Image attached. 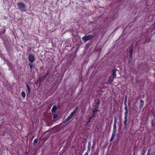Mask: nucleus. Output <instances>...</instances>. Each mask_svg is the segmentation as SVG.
I'll return each instance as SVG.
<instances>
[{
	"label": "nucleus",
	"instance_id": "obj_5",
	"mask_svg": "<svg viewBox=\"0 0 155 155\" xmlns=\"http://www.w3.org/2000/svg\"><path fill=\"white\" fill-rule=\"evenodd\" d=\"M115 78L110 75L107 82V84H111Z\"/></svg>",
	"mask_w": 155,
	"mask_h": 155
},
{
	"label": "nucleus",
	"instance_id": "obj_28",
	"mask_svg": "<svg viewBox=\"0 0 155 155\" xmlns=\"http://www.w3.org/2000/svg\"><path fill=\"white\" fill-rule=\"evenodd\" d=\"M90 152H88L87 151L84 154V155H88V153Z\"/></svg>",
	"mask_w": 155,
	"mask_h": 155
},
{
	"label": "nucleus",
	"instance_id": "obj_27",
	"mask_svg": "<svg viewBox=\"0 0 155 155\" xmlns=\"http://www.w3.org/2000/svg\"><path fill=\"white\" fill-rule=\"evenodd\" d=\"M127 95H126L125 96L124 101H127Z\"/></svg>",
	"mask_w": 155,
	"mask_h": 155
},
{
	"label": "nucleus",
	"instance_id": "obj_14",
	"mask_svg": "<svg viewBox=\"0 0 155 155\" xmlns=\"http://www.w3.org/2000/svg\"><path fill=\"white\" fill-rule=\"evenodd\" d=\"M99 111V110L98 109H95V110H93L92 111V113H93V116L95 117V116L96 115V113L97 111Z\"/></svg>",
	"mask_w": 155,
	"mask_h": 155
},
{
	"label": "nucleus",
	"instance_id": "obj_12",
	"mask_svg": "<svg viewBox=\"0 0 155 155\" xmlns=\"http://www.w3.org/2000/svg\"><path fill=\"white\" fill-rule=\"evenodd\" d=\"M115 135H116V132H113L112 133L111 137V138L110 140V141H111L114 139V137L115 136Z\"/></svg>",
	"mask_w": 155,
	"mask_h": 155
},
{
	"label": "nucleus",
	"instance_id": "obj_4",
	"mask_svg": "<svg viewBox=\"0 0 155 155\" xmlns=\"http://www.w3.org/2000/svg\"><path fill=\"white\" fill-rule=\"evenodd\" d=\"M78 110V107H76L75 109L71 113L69 116L72 118L74 115L77 113Z\"/></svg>",
	"mask_w": 155,
	"mask_h": 155
},
{
	"label": "nucleus",
	"instance_id": "obj_17",
	"mask_svg": "<svg viewBox=\"0 0 155 155\" xmlns=\"http://www.w3.org/2000/svg\"><path fill=\"white\" fill-rule=\"evenodd\" d=\"M127 105L125 106L124 109L125 110V112L124 113V115H127V114L128 113V109L127 108Z\"/></svg>",
	"mask_w": 155,
	"mask_h": 155
},
{
	"label": "nucleus",
	"instance_id": "obj_9",
	"mask_svg": "<svg viewBox=\"0 0 155 155\" xmlns=\"http://www.w3.org/2000/svg\"><path fill=\"white\" fill-rule=\"evenodd\" d=\"M100 102L99 101L96 102V104L94 106L95 109H98L99 107V105L100 104Z\"/></svg>",
	"mask_w": 155,
	"mask_h": 155
},
{
	"label": "nucleus",
	"instance_id": "obj_22",
	"mask_svg": "<svg viewBox=\"0 0 155 155\" xmlns=\"http://www.w3.org/2000/svg\"><path fill=\"white\" fill-rule=\"evenodd\" d=\"M114 125H116L117 122L116 117V116H114Z\"/></svg>",
	"mask_w": 155,
	"mask_h": 155
},
{
	"label": "nucleus",
	"instance_id": "obj_26",
	"mask_svg": "<svg viewBox=\"0 0 155 155\" xmlns=\"http://www.w3.org/2000/svg\"><path fill=\"white\" fill-rule=\"evenodd\" d=\"M94 117L93 116V115H92V116L88 118V120L91 121V119H92V118Z\"/></svg>",
	"mask_w": 155,
	"mask_h": 155
},
{
	"label": "nucleus",
	"instance_id": "obj_31",
	"mask_svg": "<svg viewBox=\"0 0 155 155\" xmlns=\"http://www.w3.org/2000/svg\"><path fill=\"white\" fill-rule=\"evenodd\" d=\"M91 148V149H92V150L94 149V145H93V144L92 145Z\"/></svg>",
	"mask_w": 155,
	"mask_h": 155
},
{
	"label": "nucleus",
	"instance_id": "obj_2",
	"mask_svg": "<svg viewBox=\"0 0 155 155\" xmlns=\"http://www.w3.org/2000/svg\"><path fill=\"white\" fill-rule=\"evenodd\" d=\"M133 45H131L129 47V57L128 60V62L129 63H130L131 62L132 59L133 53Z\"/></svg>",
	"mask_w": 155,
	"mask_h": 155
},
{
	"label": "nucleus",
	"instance_id": "obj_7",
	"mask_svg": "<svg viewBox=\"0 0 155 155\" xmlns=\"http://www.w3.org/2000/svg\"><path fill=\"white\" fill-rule=\"evenodd\" d=\"M117 70V69H116V68L113 69L112 70V75H111V76L115 78L116 76V71Z\"/></svg>",
	"mask_w": 155,
	"mask_h": 155
},
{
	"label": "nucleus",
	"instance_id": "obj_8",
	"mask_svg": "<svg viewBox=\"0 0 155 155\" xmlns=\"http://www.w3.org/2000/svg\"><path fill=\"white\" fill-rule=\"evenodd\" d=\"M127 115H124V127H126L127 126Z\"/></svg>",
	"mask_w": 155,
	"mask_h": 155
},
{
	"label": "nucleus",
	"instance_id": "obj_15",
	"mask_svg": "<svg viewBox=\"0 0 155 155\" xmlns=\"http://www.w3.org/2000/svg\"><path fill=\"white\" fill-rule=\"evenodd\" d=\"M26 85L28 91V92H27V94L29 95L30 93L31 89L27 84H26Z\"/></svg>",
	"mask_w": 155,
	"mask_h": 155
},
{
	"label": "nucleus",
	"instance_id": "obj_13",
	"mask_svg": "<svg viewBox=\"0 0 155 155\" xmlns=\"http://www.w3.org/2000/svg\"><path fill=\"white\" fill-rule=\"evenodd\" d=\"M72 118L69 115L67 118L63 122L64 124H65L66 123H67L68 121L69 120H70L71 118Z\"/></svg>",
	"mask_w": 155,
	"mask_h": 155
},
{
	"label": "nucleus",
	"instance_id": "obj_6",
	"mask_svg": "<svg viewBox=\"0 0 155 155\" xmlns=\"http://www.w3.org/2000/svg\"><path fill=\"white\" fill-rule=\"evenodd\" d=\"M28 60L31 62H33L35 60V57L33 54H31L28 56Z\"/></svg>",
	"mask_w": 155,
	"mask_h": 155
},
{
	"label": "nucleus",
	"instance_id": "obj_11",
	"mask_svg": "<svg viewBox=\"0 0 155 155\" xmlns=\"http://www.w3.org/2000/svg\"><path fill=\"white\" fill-rule=\"evenodd\" d=\"M6 30L5 28H2L0 30V36L5 32Z\"/></svg>",
	"mask_w": 155,
	"mask_h": 155
},
{
	"label": "nucleus",
	"instance_id": "obj_34",
	"mask_svg": "<svg viewBox=\"0 0 155 155\" xmlns=\"http://www.w3.org/2000/svg\"><path fill=\"white\" fill-rule=\"evenodd\" d=\"M150 151V149H149V150H148V152L149 153V152Z\"/></svg>",
	"mask_w": 155,
	"mask_h": 155
},
{
	"label": "nucleus",
	"instance_id": "obj_1",
	"mask_svg": "<svg viewBox=\"0 0 155 155\" xmlns=\"http://www.w3.org/2000/svg\"><path fill=\"white\" fill-rule=\"evenodd\" d=\"M17 6L18 9L22 12H25L27 10V8L25 4L23 2H19L17 4Z\"/></svg>",
	"mask_w": 155,
	"mask_h": 155
},
{
	"label": "nucleus",
	"instance_id": "obj_33",
	"mask_svg": "<svg viewBox=\"0 0 155 155\" xmlns=\"http://www.w3.org/2000/svg\"><path fill=\"white\" fill-rule=\"evenodd\" d=\"M147 155H150V153H148V152L147 153Z\"/></svg>",
	"mask_w": 155,
	"mask_h": 155
},
{
	"label": "nucleus",
	"instance_id": "obj_18",
	"mask_svg": "<svg viewBox=\"0 0 155 155\" xmlns=\"http://www.w3.org/2000/svg\"><path fill=\"white\" fill-rule=\"evenodd\" d=\"M32 62H30V63H29V65L30 66V68L31 69H33L35 66L34 64Z\"/></svg>",
	"mask_w": 155,
	"mask_h": 155
},
{
	"label": "nucleus",
	"instance_id": "obj_29",
	"mask_svg": "<svg viewBox=\"0 0 155 155\" xmlns=\"http://www.w3.org/2000/svg\"><path fill=\"white\" fill-rule=\"evenodd\" d=\"M127 101H124V104L125 106L127 105Z\"/></svg>",
	"mask_w": 155,
	"mask_h": 155
},
{
	"label": "nucleus",
	"instance_id": "obj_32",
	"mask_svg": "<svg viewBox=\"0 0 155 155\" xmlns=\"http://www.w3.org/2000/svg\"><path fill=\"white\" fill-rule=\"evenodd\" d=\"M140 97L143 98H144V94H143V95H141Z\"/></svg>",
	"mask_w": 155,
	"mask_h": 155
},
{
	"label": "nucleus",
	"instance_id": "obj_3",
	"mask_svg": "<svg viewBox=\"0 0 155 155\" xmlns=\"http://www.w3.org/2000/svg\"><path fill=\"white\" fill-rule=\"evenodd\" d=\"M93 37V36L91 35H85L82 38V40L85 42L91 39Z\"/></svg>",
	"mask_w": 155,
	"mask_h": 155
},
{
	"label": "nucleus",
	"instance_id": "obj_19",
	"mask_svg": "<svg viewBox=\"0 0 155 155\" xmlns=\"http://www.w3.org/2000/svg\"><path fill=\"white\" fill-rule=\"evenodd\" d=\"M57 107L55 106L54 105L52 108V109H51V111L52 112H54L55 111Z\"/></svg>",
	"mask_w": 155,
	"mask_h": 155
},
{
	"label": "nucleus",
	"instance_id": "obj_20",
	"mask_svg": "<svg viewBox=\"0 0 155 155\" xmlns=\"http://www.w3.org/2000/svg\"><path fill=\"white\" fill-rule=\"evenodd\" d=\"M21 95L23 98H25V97L26 94L24 91H22L21 93Z\"/></svg>",
	"mask_w": 155,
	"mask_h": 155
},
{
	"label": "nucleus",
	"instance_id": "obj_23",
	"mask_svg": "<svg viewBox=\"0 0 155 155\" xmlns=\"http://www.w3.org/2000/svg\"><path fill=\"white\" fill-rule=\"evenodd\" d=\"M58 117V115L57 114H55L53 116V119H55L56 118Z\"/></svg>",
	"mask_w": 155,
	"mask_h": 155
},
{
	"label": "nucleus",
	"instance_id": "obj_16",
	"mask_svg": "<svg viewBox=\"0 0 155 155\" xmlns=\"http://www.w3.org/2000/svg\"><path fill=\"white\" fill-rule=\"evenodd\" d=\"M140 103L139 106L140 108H142L143 107L144 104V101L143 100H140Z\"/></svg>",
	"mask_w": 155,
	"mask_h": 155
},
{
	"label": "nucleus",
	"instance_id": "obj_10",
	"mask_svg": "<svg viewBox=\"0 0 155 155\" xmlns=\"http://www.w3.org/2000/svg\"><path fill=\"white\" fill-rule=\"evenodd\" d=\"M91 141H89L88 142V144L87 145V151L88 152H90L91 150Z\"/></svg>",
	"mask_w": 155,
	"mask_h": 155
},
{
	"label": "nucleus",
	"instance_id": "obj_21",
	"mask_svg": "<svg viewBox=\"0 0 155 155\" xmlns=\"http://www.w3.org/2000/svg\"><path fill=\"white\" fill-rule=\"evenodd\" d=\"M116 125H113V132H115L116 131Z\"/></svg>",
	"mask_w": 155,
	"mask_h": 155
},
{
	"label": "nucleus",
	"instance_id": "obj_25",
	"mask_svg": "<svg viewBox=\"0 0 155 155\" xmlns=\"http://www.w3.org/2000/svg\"><path fill=\"white\" fill-rule=\"evenodd\" d=\"M37 142V139H35L33 142L34 144H35Z\"/></svg>",
	"mask_w": 155,
	"mask_h": 155
},
{
	"label": "nucleus",
	"instance_id": "obj_24",
	"mask_svg": "<svg viewBox=\"0 0 155 155\" xmlns=\"http://www.w3.org/2000/svg\"><path fill=\"white\" fill-rule=\"evenodd\" d=\"M151 124L152 127H153L154 126L153 124V119L151 120Z\"/></svg>",
	"mask_w": 155,
	"mask_h": 155
},
{
	"label": "nucleus",
	"instance_id": "obj_35",
	"mask_svg": "<svg viewBox=\"0 0 155 155\" xmlns=\"http://www.w3.org/2000/svg\"><path fill=\"white\" fill-rule=\"evenodd\" d=\"M135 153L134 152V153L133 155H134L135 154Z\"/></svg>",
	"mask_w": 155,
	"mask_h": 155
},
{
	"label": "nucleus",
	"instance_id": "obj_30",
	"mask_svg": "<svg viewBox=\"0 0 155 155\" xmlns=\"http://www.w3.org/2000/svg\"><path fill=\"white\" fill-rule=\"evenodd\" d=\"M91 121L88 120V121H87L86 123V125L88 124Z\"/></svg>",
	"mask_w": 155,
	"mask_h": 155
}]
</instances>
